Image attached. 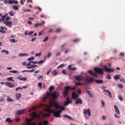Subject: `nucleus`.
<instances>
[{"mask_svg": "<svg viewBox=\"0 0 125 125\" xmlns=\"http://www.w3.org/2000/svg\"><path fill=\"white\" fill-rule=\"evenodd\" d=\"M54 106L56 110H57V109H60V110H58L57 111L55 112V110L54 109L51 110V109L49 108H47L45 109V111L47 112V113H49L50 114L53 113V116L56 118H60V117L61 118L62 116H61L60 114L62 113V111H64V110H66V108L63 106L61 107V106H60L58 103H55V102H54Z\"/></svg>", "mask_w": 125, "mask_h": 125, "instance_id": "nucleus-1", "label": "nucleus"}, {"mask_svg": "<svg viewBox=\"0 0 125 125\" xmlns=\"http://www.w3.org/2000/svg\"><path fill=\"white\" fill-rule=\"evenodd\" d=\"M60 94L57 91H55L53 93H47L45 96L43 97V100H46V99L49 98L50 96L52 97L51 99L52 100H56L60 96Z\"/></svg>", "mask_w": 125, "mask_h": 125, "instance_id": "nucleus-2", "label": "nucleus"}, {"mask_svg": "<svg viewBox=\"0 0 125 125\" xmlns=\"http://www.w3.org/2000/svg\"><path fill=\"white\" fill-rule=\"evenodd\" d=\"M85 81L86 83H93L94 81L96 83H104V81L101 80H94V79L91 78V77H86L85 79Z\"/></svg>", "mask_w": 125, "mask_h": 125, "instance_id": "nucleus-3", "label": "nucleus"}, {"mask_svg": "<svg viewBox=\"0 0 125 125\" xmlns=\"http://www.w3.org/2000/svg\"><path fill=\"white\" fill-rule=\"evenodd\" d=\"M69 90H76V87L71 86H66L64 87V91L62 93L63 96H68L69 95Z\"/></svg>", "mask_w": 125, "mask_h": 125, "instance_id": "nucleus-4", "label": "nucleus"}, {"mask_svg": "<svg viewBox=\"0 0 125 125\" xmlns=\"http://www.w3.org/2000/svg\"><path fill=\"white\" fill-rule=\"evenodd\" d=\"M86 113L87 116H88L89 117H90V116H91V112L90 111V109L89 108L87 109L86 110H85V109H84L83 111V114L85 117L86 120H88V117H87V116H86Z\"/></svg>", "mask_w": 125, "mask_h": 125, "instance_id": "nucleus-5", "label": "nucleus"}, {"mask_svg": "<svg viewBox=\"0 0 125 125\" xmlns=\"http://www.w3.org/2000/svg\"><path fill=\"white\" fill-rule=\"evenodd\" d=\"M103 70L104 71V72H108V73H113V72L115 71V69L109 68L106 65L104 66Z\"/></svg>", "mask_w": 125, "mask_h": 125, "instance_id": "nucleus-6", "label": "nucleus"}, {"mask_svg": "<svg viewBox=\"0 0 125 125\" xmlns=\"http://www.w3.org/2000/svg\"><path fill=\"white\" fill-rule=\"evenodd\" d=\"M94 71L96 72V73H97V74L99 75H103V73H104L103 69L98 67H95Z\"/></svg>", "mask_w": 125, "mask_h": 125, "instance_id": "nucleus-7", "label": "nucleus"}, {"mask_svg": "<svg viewBox=\"0 0 125 125\" xmlns=\"http://www.w3.org/2000/svg\"><path fill=\"white\" fill-rule=\"evenodd\" d=\"M26 113V109L18 110L15 111L16 115H23Z\"/></svg>", "mask_w": 125, "mask_h": 125, "instance_id": "nucleus-8", "label": "nucleus"}, {"mask_svg": "<svg viewBox=\"0 0 125 125\" xmlns=\"http://www.w3.org/2000/svg\"><path fill=\"white\" fill-rule=\"evenodd\" d=\"M72 98L73 100H75L76 99H78L79 98V94L76 93L75 92H72Z\"/></svg>", "mask_w": 125, "mask_h": 125, "instance_id": "nucleus-9", "label": "nucleus"}, {"mask_svg": "<svg viewBox=\"0 0 125 125\" xmlns=\"http://www.w3.org/2000/svg\"><path fill=\"white\" fill-rule=\"evenodd\" d=\"M4 24H5L6 26H8V27H11L12 26V22H11V21H4Z\"/></svg>", "mask_w": 125, "mask_h": 125, "instance_id": "nucleus-10", "label": "nucleus"}, {"mask_svg": "<svg viewBox=\"0 0 125 125\" xmlns=\"http://www.w3.org/2000/svg\"><path fill=\"white\" fill-rule=\"evenodd\" d=\"M88 73L93 77H97V76H98L97 73H94L92 71H88Z\"/></svg>", "mask_w": 125, "mask_h": 125, "instance_id": "nucleus-11", "label": "nucleus"}, {"mask_svg": "<svg viewBox=\"0 0 125 125\" xmlns=\"http://www.w3.org/2000/svg\"><path fill=\"white\" fill-rule=\"evenodd\" d=\"M5 84L7 85V86H9V87H14V84L10 82H6Z\"/></svg>", "mask_w": 125, "mask_h": 125, "instance_id": "nucleus-12", "label": "nucleus"}, {"mask_svg": "<svg viewBox=\"0 0 125 125\" xmlns=\"http://www.w3.org/2000/svg\"><path fill=\"white\" fill-rule=\"evenodd\" d=\"M114 109L117 115H120V110H119V107H118V106H117L116 105H114Z\"/></svg>", "mask_w": 125, "mask_h": 125, "instance_id": "nucleus-13", "label": "nucleus"}, {"mask_svg": "<svg viewBox=\"0 0 125 125\" xmlns=\"http://www.w3.org/2000/svg\"><path fill=\"white\" fill-rule=\"evenodd\" d=\"M18 4V1L15 0H9V4Z\"/></svg>", "mask_w": 125, "mask_h": 125, "instance_id": "nucleus-14", "label": "nucleus"}, {"mask_svg": "<svg viewBox=\"0 0 125 125\" xmlns=\"http://www.w3.org/2000/svg\"><path fill=\"white\" fill-rule=\"evenodd\" d=\"M29 116H32V119L31 120H35V119L38 117L37 113L36 112H33L32 113L30 114Z\"/></svg>", "mask_w": 125, "mask_h": 125, "instance_id": "nucleus-15", "label": "nucleus"}, {"mask_svg": "<svg viewBox=\"0 0 125 125\" xmlns=\"http://www.w3.org/2000/svg\"><path fill=\"white\" fill-rule=\"evenodd\" d=\"M75 104H83V101L81 99H78L75 101Z\"/></svg>", "mask_w": 125, "mask_h": 125, "instance_id": "nucleus-16", "label": "nucleus"}, {"mask_svg": "<svg viewBox=\"0 0 125 125\" xmlns=\"http://www.w3.org/2000/svg\"><path fill=\"white\" fill-rule=\"evenodd\" d=\"M22 96V95L21 93H17L16 94V97L17 100H19L20 98H21V97Z\"/></svg>", "mask_w": 125, "mask_h": 125, "instance_id": "nucleus-17", "label": "nucleus"}, {"mask_svg": "<svg viewBox=\"0 0 125 125\" xmlns=\"http://www.w3.org/2000/svg\"><path fill=\"white\" fill-rule=\"evenodd\" d=\"M69 104H72V101H67L64 102V105L65 106H68V105H69Z\"/></svg>", "mask_w": 125, "mask_h": 125, "instance_id": "nucleus-18", "label": "nucleus"}, {"mask_svg": "<svg viewBox=\"0 0 125 125\" xmlns=\"http://www.w3.org/2000/svg\"><path fill=\"white\" fill-rule=\"evenodd\" d=\"M36 67H37V65L32 64L29 66H27V68L28 69H33L34 68H36Z\"/></svg>", "mask_w": 125, "mask_h": 125, "instance_id": "nucleus-19", "label": "nucleus"}, {"mask_svg": "<svg viewBox=\"0 0 125 125\" xmlns=\"http://www.w3.org/2000/svg\"><path fill=\"white\" fill-rule=\"evenodd\" d=\"M103 91H104V92H107V93H108L109 96H110V97H112V94L111 93V92H110L106 89H104Z\"/></svg>", "mask_w": 125, "mask_h": 125, "instance_id": "nucleus-20", "label": "nucleus"}, {"mask_svg": "<svg viewBox=\"0 0 125 125\" xmlns=\"http://www.w3.org/2000/svg\"><path fill=\"white\" fill-rule=\"evenodd\" d=\"M12 8L14 10H18L19 8V6H16V5H13L12 7Z\"/></svg>", "mask_w": 125, "mask_h": 125, "instance_id": "nucleus-21", "label": "nucleus"}, {"mask_svg": "<svg viewBox=\"0 0 125 125\" xmlns=\"http://www.w3.org/2000/svg\"><path fill=\"white\" fill-rule=\"evenodd\" d=\"M6 122L7 123H8L9 124H11V123H12V120H11V119H10V118H7L6 119Z\"/></svg>", "mask_w": 125, "mask_h": 125, "instance_id": "nucleus-22", "label": "nucleus"}, {"mask_svg": "<svg viewBox=\"0 0 125 125\" xmlns=\"http://www.w3.org/2000/svg\"><path fill=\"white\" fill-rule=\"evenodd\" d=\"M19 56L20 57H22L23 56H28V54H27V53H20L19 54Z\"/></svg>", "mask_w": 125, "mask_h": 125, "instance_id": "nucleus-23", "label": "nucleus"}, {"mask_svg": "<svg viewBox=\"0 0 125 125\" xmlns=\"http://www.w3.org/2000/svg\"><path fill=\"white\" fill-rule=\"evenodd\" d=\"M26 121H27V122L28 123L27 125H31V123L30 122H32V121H33V119H27ZM23 125H25V124H23Z\"/></svg>", "mask_w": 125, "mask_h": 125, "instance_id": "nucleus-24", "label": "nucleus"}, {"mask_svg": "<svg viewBox=\"0 0 125 125\" xmlns=\"http://www.w3.org/2000/svg\"><path fill=\"white\" fill-rule=\"evenodd\" d=\"M120 76H121V75H116L114 76V80H119V79H120Z\"/></svg>", "mask_w": 125, "mask_h": 125, "instance_id": "nucleus-25", "label": "nucleus"}, {"mask_svg": "<svg viewBox=\"0 0 125 125\" xmlns=\"http://www.w3.org/2000/svg\"><path fill=\"white\" fill-rule=\"evenodd\" d=\"M52 74H53V76H56L58 74V72H56V70H54L52 72Z\"/></svg>", "mask_w": 125, "mask_h": 125, "instance_id": "nucleus-26", "label": "nucleus"}, {"mask_svg": "<svg viewBox=\"0 0 125 125\" xmlns=\"http://www.w3.org/2000/svg\"><path fill=\"white\" fill-rule=\"evenodd\" d=\"M76 80L77 81H82V80H83V79L82 78V77H80V76H76Z\"/></svg>", "mask_w": 125, "mask_h": 125, "instance_id": "nucleus-27", "label": "nucleus"}, {"mask_svg": "<svg viewBox=\"0 0 125 125\" xmlns=\"http://www.w3.org/2000/svg\"><path fill=\"white\" fill-rule=\"evenodd\" d=\"M86 92L88 94V95L90 96V97H92L93 96V95L91 94V93L90 92V91H89V90H87Z\"/></svg>", "mask_w": 125, "mask_h": 125, "instance_id": "nucleus-28", "label": "nucleus"}, {"mask_svg": "<svg viewBox=\"0 0 125 125\" xmlns=\"http://www.w3.org/2000/svg\"><path fill=\"white\" fill-rule=\"evenodd\" d=\"M19 79L20 81H27V78H24V77H19Z\"/></svg>", "mask_w": 125, "mask_h": 125, "instance_id": "nucleus-29", "label": "nucleus"}, {"mask_svg": "<svg viewBox=\"0 0 125 125\" xmlns=\"http://www.w3.org/2000/svg\"><path fill=\"white\" fill-rule=\"evenodd\" d=\"M1 53L5 52L6 55L9 54V52H8V51H7V50H2V51H1Z\"/></svg>", "mask_w": 125, "mask_h": 125, "instance_id": "nucleus-30", "label": "nucleus"}, {"mask_svg": "<svg viewBox=\"0 0 125 125\" xmlns=\"http://www.w3.org/2000/svg\"><path fill=\"white\" fill-rule=\"evenodd\" d=\"M119 56L120 57H125V53H123V52H121L119 54Z\"/></svg>", "mask_w": 125, "mask_h": 125, "instance_id": "nucleus-31", "label": "nucleus"}, {"mask_svg": "<svg viewBox=\"0 0 125 125\" xmlns=\"http://www.w3.org/2000/svg\"><path fill=\"white\" fill-rule=\"evenodd\" d=\"M106 78L107 80H111V75H110V74H107L106 75Z\"/></svg>", "mask_w": 125, "mask_h": 125, "instance_id": "nucleus-32", "label": "nucleus"}, {"mask_svg": "<svg viewBox=\"0 0 125 125\" xmlns=\"http://www.w3.org/2000/svg\"><path fill=\"white\" fill-rule=\"evenodd\" d=\"M35 59V57H31V58H29L27 59L28 61H33Z\"/></svg>", "mask_w": 125, "mask_h": 125, "instance_id": "nucleus-33", "label": "nucleus"}, {"mask_svg": "<svg viewBox=\"0 0 125 125\" xmlns=\"http://www.w3.org/2000/svg\"><path fill=\"white\" fill-rule=\"evenodd\" d=\"M44 61H40V62H29V63H43Z\"/></svg>", "mask_w": 125, "mask_h": 125, "instance_id": "nucleus-34", "label": "nucleus"}, {"mask_svg": "<svg viewBox=\"0 0 125 125\" xmlns=\"http://www.w3.org/2000/svg\"><path fill=\"white\" fill-rule=\"evenodd\" d=\"M7 101H8V102H13V100L11 98H8Z\"/></svg>", "mask_w": 125, "mask_h": 125, "instance_id": "nucleus-35", "label": "nucleus"}, {"mask_svg": "<svg viewBox=\"0 0 125 125\" xmlns=\"http://www.w3.org/2000/svg\"><path fill=\"white\" fill-rule=\"evenodd\" d=\"M49 89L50 91H52V90H53L54 89V86H50V87L49 88Z\"/></svg>", "mask_w": 125, "mask_h": 125, "instance_id": "nucleus-36", "label": "nucleus"}, {"mask_svg": "<svg viewBox=\"0 0 125 125\" xmlns=\"http://www.w3.org/2000/svg\"><path fill=\"white\" fill-rule=\"evenodd\" d=\"M56 33H60V32H62V30L61 28H57L56 29Z\"/></svg>", "mask_w": 125, "mask_h": 125, "instance_id": "nucleus-37", "label": "nucleus"}, {"mask_svg": "<svg viewBox=\"0 0 125 125\" xmlns=\"http://www.w3.org/2000/svg\"><path fill=\"white\" fill-rule=\"evenodd\" d=\"M10 0H4L3 2L5 4H7V3H9Z\"/></svg>", "mask_w": 125, "mask_h": 125, "instance_id": "nucleus-38", "label": "nucleus"}, {"mask_svg": "<svg viewBox=\"0 0 125 125\" xmlns=\"http://www.w3.org/2000/svg\"><path fill=\"white\" fill-rule=\"evenodd\" d=\"M9 14H10V16H14V13H13V12L12 11H11L9 12Z\"/></svg>", "mask_w": 125, "mask_h": 125, "instance_id": "nucleus-39", "label": "nucleus"}, {"mask_svg": "<svg viewBox=\"0 0 125 125\" xmlns=\"http://www.w3.org/2000/svg\"><path fill=\"white\" fill-rule=\"evenodd\" d=\"M48 125V121L45 120L43 122V125Z\"/></svg>", "mask_w": 125, "mask_h": 125, "instance_id": "nucleus-40", "label": "nucleus"}, {"mask_svg": "<svg viewBox=\"0 0 125 125\" xmlns=\"http://www.w3.org/2000/svg\"><path fill=\"white\" fill-rule=\"evenodd\" d=\"M42 83H38V86L39 87V88H42Z\"/></svg>", "mask_w": 125, "mask_h": 125, "instance_id": "nucleus-41", "label": "nucleus"}, {"mask_svg": "<svg viewBox=\"0 0 125 125\" xmlns=\"http://www.w3.org/2000/svg\"><path fill=\"white\" fill-rule=\"evenodd\" d=\"M19 89H21L22 90V88L21 87H18L17 88H16L15 91H19Z\"/></svg>", "mask_w": 125, "mask_h": 125, "instance_id": "nucleus-42", "label": "nucleus"}, {"mask_svg": "<svg viewBox=\"0 0 125 125\" xmlns=\"http://www.w3.org/2000/svg\"><path fill=\"white\" fill-rule=\"evenodd\" d=\"M9 73H13V74H16L17 73V70H10L9 71Z\"/></svg>", "mask_w": 125, "mask_h": 125, "instance_id": "nucleus-43", "label": "nucleus"}, {"mask_svg": "<svg viewBox=\"0 0 125 125\" xmlns=\"http://www.w3.org/2000/svg\"><path fill=\"white\" fill-rule=\"evenodd\" d=\"M22 65H26L27 67H29V66L31 65V63H28L27 64H26V63H22Z\"/></svg>", "mask_w": 125, "mask_h": 125, "instance_id": "nucleus-44", "label": "nucleus"}, {"mask_svg": "<svg viewBox=\"0 0 125 125\" xmlns=\"http://www.w3.org/2000/svg\"><path fill=\"white\" fill-rule=\"evenodd\" d=\"M8 15V14L6 13L5 15L4 16H1V18H3V19H5V18L6 17V16H7Z\"/></svg>", "mask_w": 125, "mask_h": 125, "instance_id": "nucleus-45", "label": "nucleus"}, {"mask_svg": "<svg viewBox=\"0 0 125 125\" xmlns=\"http://www.w3.org/2000/svg\"><path fill=\"white\" fill-rule=\"evenodd\" d=\"M10 42H12V43L13 42H17V41H15V39H13L10 40Z\"/></svg>", "mask_w": 125, "mask_h": 125, "instance_id": "nucleus-46", "label": "nucleus"}, {"mask_svg": "<svg viewBox=\"0 0 125 125\" xmlns=\"http://www.w3.org/2000/svg\"><path fill=\"white\" fill-rule=\"evenodd\" d=\"M0 29H1V30H5L6 31H7V28H5L3 26H0Z\"/></svg>", "mask_w": 125, "mask_h": 125, "instance_id": "nucleus-47", "label": "nucleus"}, {"mask_svg": "<svg viewBox=\"0 0 125 125\" xmlns=\"http://www.w3.org/2000/svg\"><path fill=\"white\" fill-rule=\"evenodd\" d=\"M51 70H52V69L50 68L49 70L47 72L46 75L47 76H48L49 75V73H50V72H51Z\"/></svg>", "mask_w": 125, "mask_h": 125, "instance_id": "nucleus-48", "label": "nucleus"}, {"mask_svg": "<svg viewBox=\"0 0 125 125\" xmlns=\"http://www.w3.org/2000/svg\"><path fill=\"white\" fill-rule=\"evenodd\" d=\"M49 103H50V105L51 107H52V106H54V102L53 103V104H52V102L51 100H50Z\"/></svg>", "mask_w": 125, "mask_h": 125, "instance_id": "nucleus-49", "label": "nucleus"}, {"mask_svg": "<svg viewBox=\"0 0 125 125\" xmlns=\"http://www.w3.org/2000/svg\"><path fill=\"white\" fill-rule=\"evenodd\" d=\"M0 32L2 33V34H5V33H6V31L5 30H2L0 29Z\"/></svg>", "mask_w": 125, "mask_h": 125, "instance_id": "nucleus-50", "label": "nucleus"}, {"mask_svg": "<svg viewBox=\"0 0 125 125\" xmlns=\"http://www.w3.org/2000/svg\"><path fill=\"white\" fill-rule=\"evenodd\" d=\"M44 21H42V22L40 23H38V25L41 26H42V25H43V24H44Z\"/></svg>", "mask_w": 125, "mask_h": 125, "instance_id": "nucleus-51", "label": "nucleus"}, {"mask_svg": "<svg viewBox=\"0 0 125 125\" xmlns=\"http://www.w3.org/2000/svg\"><path fill=\"white\" fill-rule=\"evenodd\" d=\"M118 87H119L120 88H123V84H118Z\"/></svg>", "mask_w": 125, "mask_h": 125, "instance_id": "nucleus-52", "label": "nucleus"}, {"mask_svg": "<svg viewBox=\"0 0 125 125\" xmlns=\"http://www.w3.org/2000/svg\"><path fill=\"white\" fill-rule=\"evenodd\" d=\"M76 85H83V84L80 82L76 83Z\"/></svg>", "mask_w": 125, "mask_h": 125, "instance_id": "nucleus-53", "label": "nucleus"}, {"mask_svg": "<svg viewBox=\"0 0 125 125\" xmlns=\"http://www.w3.org/2000/svg\"><path fill=\"white\" fill-rule=\"evenodd\" d=\"M73 42H80V39H75L73 40Z\"/></svg>", "mask_w": 125, "mask_h": 125, "instance_id": "nucleus-54", "label": "nucleus"}, {"mask_svg": "<svg viewBox=\"0 0 125 125\" xmlns=\"http://www.w3.org/2000/svg\"><path fill=\"white\" fill-rule=\"evenodd\" d=\"M12 80H13L12 77H10V78H7V80L9 81V82H11V81H12Z\"/></svg>", "mask_w": 125, "mask_h": 125, "instance_id": "nucleus-55", "label": "nucleus"}, {"mask_svg": "<svg viewBox=\"0 0 125 125\" xmlns=\"http://www.w3.org/2000/svg\"><path fill=\"white\" fill-rule=\"evenodd\" d=\"M37 40V38H33L31 39V42H35V41H36Z\"/></svg>", "mask_w": 125, "mask_h": 125, "instance_id": "nucleus-56", "label": "nucleus"}, {"mask_svg": "<svg viewBox=\"0 0 125 125\" xmlns=\"http://www.w3.org/2000/svg\"><path fill=\"white\" fill-rule=\"evenodd\" d=\"M41 54H42V53H36L35 54V56L36 57H38V56H40Z\"/></svg>", "mask_w": 125, "mask_h": 125, "instance_id": "nucleus-57", "label": "nucleus"}, {"mask_svg": "<svg viewBox=\"0 0 125 125\" xmlns=\"http://www.w3.org/2000/svg\"><path fill=\"white\" fill-rule=\"evenodd\" d=\"M118 98L119 100H120L121 101H123V97H121L120 96H119Z\"/></svg>", "mask_w": 125, "mask_h": 125, "instance_id": "nucleus-58", "label": "nucleus"}, {"mask_svg": "<svg viewBox=\"0 0 125 125\" xmlns=\"http://www.w3.org/2000/svg\"><path fill=\"white\" fill-rule=\"evenodd\" d=\"M0 22H4V19H3V18H0Z\"/></svg>", "mask_w": 125, "mask_h": 125, "instance_id": "nucleus-59", "label": "nucleus"}, {"mask_svg": "<svg viewBox=\"0 0 125 125\" xmlns=\"http://www.w3.org/2000/svg\"><path fill=\"white\" fill-rule=\"evenodd\" d=\"M34 31H31L28 33L29 36H31V35H33L34 34Z\"/></svg>", "mask_w": 125, "mask_h": 125, "instance_id": "nucleus-60", "label": "nucleus"}, {"mask_svg": "<svg viewBox=\"0 0 125 125\" xmlns=\"http://www.w3.org/2000/svg\"><path fill=\"white\" fill-rule=\"evenodd\" d=\"M43 33V31H40V32H39V36H42V35Z\"/></svg>", "mask_w": 125, "mask_h": 125, "instance_id": "nucleus-61", "label": "nucleus"}, {"mask_svg": "<svg viewBox=\"0 0 125 125\" xmlns=\"http://www.w3.org/2000/svg\"><path fill=\"white\" fill-rule=\"evenodd\" d=\"M48 37H46L43 40V42H46V41H48Z\"/></svg>", "mask_w": 125, "mask_h": 125, "instance_id": "nucleus-62", "label": "nucleus"}, {"mask_svg": "<svg viewBox=\"0 0 125 125\" xmlns=\"http://www.w3.org/2000/svg\"><path fill=\"white\" fill-rule=\"evenodd\" d=\"M68 68L69 70H70L71 71H72V69L73 67H72V66L69 65L68 66Z\"/></svg>", "mask_w": 125, "mask_h": 125, "instance_id": "nucleus-63", "label": "nucleus"}, {"mask_svg": "<svg viewBox=\"0 0 125 125\" xmlns=\"http://www.w3.org/2000/svg\"><path fill=\"white\" fill-rule=\"evenodd\" d=\"M77 70V67H72L71 71H76Z\"/></svg>", "mask_w": 125, "mask_h": 125, "instance_id": "nucleus-64", "label": "nucleus"}]
</instances>
